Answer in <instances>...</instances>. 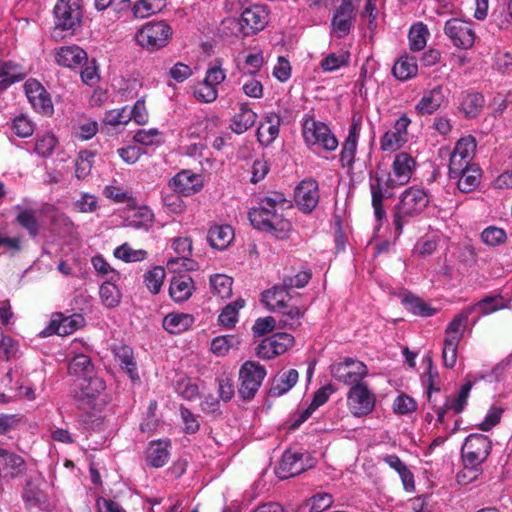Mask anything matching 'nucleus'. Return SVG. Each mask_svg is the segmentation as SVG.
<instances>
[{"label":"nucleus","mask_w":512,"mask_h":512,"mask_svg":"<svg viewBox=\"0 0 512 512\" xmlns=\"http://www.w3.org/2000/svg\"><path fill=\"white\" fill-rule=\"evenodd\" d=\"M56 62L67 68L82 66L87 61V53L77 45L62 46L55 51Z\"/></svg>","instance_id":"obj_31"},{"label":"nucleus","mask_w":512,"mask_h":512,"mask_svg":"<svg viewBox=\"0 0 512 512\" xmlns=\"http://www.w3.org/2000/svg\"><path fill=\"white\" fill-rule=\"evenodd\" d=\"M294 344V337L286 332H278L266 337L255 348V354L263 359L270 360L284 354Z\"/></svg>","instance_id":"obj_13"},{"label":"nucleus","mask_w":512,"mask_h":512,"mask_svg":"<svg viewBox=\"0 0 512 512\" xmlns=\"http://www.w3.org/2000/svg\"><path fill=\"white\" fill-rule=\"evenodd\" d=\"M471 314L472 308H468V306L463 308L458 314H456L445 329L446 337L460 336L461 339L463 336V332L467 326L469 316Z\"/></svg>","instance_id":"obj_49"},{"label":"nucleus","mask_w":512,"mask_h":512,"mask_svg":"<svg viewBox=\"0 0 512 512\" xmlns=\"http://www.w3.org/2000/svg\"><path fill=\"white\" fill-rule=\"evenodd\" d=\"M171 441L158 439L149 442L145 451V460L153 468H162L170 458Z\"/></svg>","instance_id":"obj_27"},{"label":"nucleus","mask_w":512,"mask_h":512,"mask_svg":"<svg viewBox=\"0 0 512 512\" xmlns=\"http://www.w3.org/2000/svg\"><path fill=\"white\" fill-rule=\"evenodd\" d=\"M257 114L249 107L248 103H241L239 111L231 120V129L236 134H242L249 130L256 122Z\"/></svg>","instance_id":"obj_37"},{"label":"nucleus","mask_w":512,"mask_h":512,"mask_svg":"<svg viewBox=\"0 0 512 512\" xmlns=\"http://www.w3.org/2000/svg\"><path fill=\"white\" fill-rule=\"evenodd\" d=\"M69 372L83 377L93 374L94 366L89 356L79 353L76 354L69 363Z\"/></svg>","instance_id":"obj_54"},{"label":"nucleus","mask_w":512,"mask_h":512,"mask_svg":"<svg viewBox=\"0 0 512 512\" xmlns=\"http://www.w3.org/2000/svg\"><path fill=\"white\" fill-rule=\"evenodd\" d=\"M290 299L289 290L281 283L263 291L261 301L269 311L275 313L281 307H284Z\"/></svg>","instance_id":"obj_34"},{"label":"nucleus","mask_w":512,"mask_h":512,"mask_svg":"<svg viewBox=\"0 0 512 512\" xmlns=\"http://www.w3.org/2000/svg\"><path fill=\"white\" fill-rule=\"evenodd\" d=\"M299 373L296 369H290L275 375L268 391L270 397H280L291 390L297 383Z\"/></svg>","instance_id":"obj_35"},{"label":"nucleus","mask_w":512,"mask_h":512,"mask_svg":"<svg viewBox=\"0 0 512 512\" xmlns=\"http://www.w3.org/2000/svg\"><path fill=\"white\" fill-rule=\"evenodd\" d=\"M193 96L201 103H212L218 97V89L203 79L193 87Z\"/></svg>","instance_id":"obj_60"},{"label":"nucleus","mask_w":512,"mask_h":512,"mask_svg":"<svg viewBox=\"0 0 512 512\" xmlns=\"http://www.w3.org/2000/svg\"><path fill=\"white\" fill-rule=\"evenodd\" d=\"M418 66L416 59L410 56L400 57L392 68L393 75L400 81H406L416 76Z\"/></svg>","instance_id":"obj_43"},{"label":"nucleus","mask_w":512,"mask_h":512,"mask_svg":"<svg viewBox=\"0 0 512 512\" xmlns=\"http://www.w3.org/2000/svg\"><path fill=\"white\" fill-rule=\"evenodd\" d=\"M349 62L350 53L348 51H341L339 53H330L325 56L320 62V67L324 72H333L341 67L348 66Z\"/></svg>","instance_id":"obj_51"},{"label":"nucleus","mask_w":512,"mask_h":512,"mask_svg":"<svg viewBox=\"0 0 512 512\" xmlns=\"http://www.w3.org/2000/svg\"><path fill=\"white\" fill-rule=\"evenodd\" d=\"M166 6V0H137L131 9L135 18L143 19L161 12Z\"/></svg>","instance_id":"obj_42"},{"label":"nucleus","mask_w":512,"mask_h":512,"mask_svg":"<svg viewBox=\"0 0 512 512\" xmlns=\"http://www.w3.org/2000/svg\"><path fill=\"white\" fill-rule=\"evenodd\" d=\"M481 169L477 164H472L469 168L460 173L457 180V187L462 193H469L475 190L481 179Z\"/></svg>","instance_id":"obj_41"},{"label":"nucleus","mask_w":512,"mask_h":512,"mask_svg":"<svg viewBox=\"0 0 512 512\" xmlns=\"http://www.w3.org/2000/svg\"><path fill=\"white\" fill-rule=\"evenodd\" d=\"M330 372L337 381L353 387L364 383L362 380L368 375V368L362 361L346 357L332 364Z\"/></svg>","instance_id":"obj_8"},{"label":"nucleus","mask_w":512,"mask_h":512,"mask_svg":"<svg viewBox=\"0 0 512 512\" xmlns=\"http://www.w3.org/2000/svg\"><path fill=\"white\" fill-rule=\"evenodd\" d=\"M242 35L244 37L254 35L262 31L268 24L269 14L262 5H252L241 13Z\"/></svg>","instance_id":"obj_21"},{"label":"nucleus","mask_w":512,"mask_h":512,"mask_svg":"<svg viewBox=\"0 0 512 512\" xmlns=\"http://www.w3.org/2000/svg\"><path fill=\"white\" fill-rule=\"evenodd\" d=\"M492 448L491 440L483 434H470L461 449L462 458L466 468L476 469L489 456Z\"/></svg>","instance_id":"obj_6"},{"label":"nucleus","mask_w":512,"mask_h":512,"mask_svg":"<svg viewBox=\"0 0 512 512\" xmlns=\"http://www.w3.org/2000/svg\"><path fill=\"white\" fill-rule=\"evenodd\" d=\"M320 199L319 186L315 179L302 180L295 188V204L303 213H311L318 205Z\"/></svg>","instance_id":"obj_16"},{"label":"nucleus","mask_w":512,"mask_h":512,"mask_svg":"<svg viewBox=\"0 0 512 512\" xmlns=\"http://www.w3.org/2000/svg\"><path fill=\"white\" fill-rule=\"evenodd\" d=\"M147 251L143 249L134 250L130 247L128 243H124L118 246L113 255L126 263L130 262H139L147 257Z\"/></svg>","instance_id":"obj_57"},{"label":"nucleus","mask_w":512,"mask_h":512,"mask_svg":"<svg viewBox=\"0 0 512 512\" xmlns=\"http://www.w3.org/2000/svg\"><path fill=\"white\" fill-rule=\"evenodd\" d=\"M360 0H342L331 21L332 31L337 38H344L350 33L356 18V9Z\"/></svg>","instance_id":"obj_15"},{"label":"nucleus","mask_w":512,"mask_h":512,"mask_svg":"<svg viewBox=\"0 0 512 512\" xmlns=\"http://www.w3.org/2000/svg\"><path fill=\"white\" fill-rule=\"evenodd\" d=\"M25 77L26 73L19 63L0 58V91L6 90L12 84L22 81Z\"/></svg>","instance_id":"obj_33"},{"label":"nucleus","mask_w":512,"mask_h":512,"mask_svg":"<svg viewBox=\"0 0 512 512\" xmlns=\"http://www.w3.org/2000/svg\"><path fill=\"white\" fill-rule=\"evenodd\" d=\"M429 202L427 192L416 186L409 187L402 192L393 212V225L397 236L402 234L405 225L423 213Z\"/></svg>","instance_id":"obj_2"},{"label":"nucleus","mask_w":512,"mask_h":512,"mask_svg":"<svg viewBox=\"0 0 512 512\" xmlns=\"http://www.w3.org/2000/svg\"><path fill=\"white\" fill-rule=\"evenodd\" d=\"M306 306H296L286 303L275 313L277 314L278 328L295 330L302 325V320L306 314Z\"/></svg>","instance_id":"obj_29"},{"label":"nucleus","mask_w":512,"mask_h":512,"mask_svg":"<svg viewBox=\"0 0 512 512\" xmlns=\"http://www.w3.org/2000/svg\"><path fill=\"white\" fill-rule=\"evenodd\" d=\"M303 138L307 145H319L325 151H334L338 147V140L330 128L321 121L307 116L303 122Z\"/></svg>","instance_id":"obj_5"},{"label":"nucleus","mask_w":512,"mask_h":512,"mask_svg":"<svg viewBox=\"0 0 512 512\" xmlns=\"http://www.w3.org/2000/svg\"><path fill=\"white\" fill-rule=\"evenodd\" d=\"M460 336L445 337L442 351L443 364L447 368H453L457 361V349Z\"/></svg>","instance_id":"obj_55"},{"label":"nucleus","mask_w":512,"mask_h":512,"mask_svg":"<svg viewBox=\"0 0 512 512\" xmlns=\"http://www.w3.org/2000/svg\"><path fill=\"white\" fill-rule=\"evenodd\" d=\"M371 204L374 210V216L379 224L386 219V211L383 206V200L393 196V190L399 187L389 181V175L380 176L376 174L370 177Z\"/></svg>","instance_id":"obj_10"},{"label":"nucleus","mask_w":512,"mask_h":512,"mask_svg":"<svg viewBox=\"0 0 512 512\" xmlns=\"http://www.w3.org/2000/svg\"><path fill=\"white\" fill-rule=\"evenodd\" d=\"M290 206L284 194L272 192L259 199L258 206L249 210L248 218L255 229L270 233L278 239H285L292 225L285 218L284 210Z\"/></svg>","instance_id":"obj_1"},{"label":"nucleus","mask_w":512,"mask_h":512,"mask_svg":"<svg viewBox=\"0 0 512 512\" xmlns=\"http://www.w3.org/2000/svg\"><path fill=\"white\" fill-rule=\"evenodd\" d=\"M33 202L29 198H23L22 202L13 207L15 222L26 230L30 237L35 238L40 233V222L37 211L33 208Z\"/></svg>","instance_id":"obj_20"},{"label":"nucleus","mask_w":512,"mask_h":512,"mask_svg":"<svg viewBox=\"0 0 512 512\" xmlns=\"http://www.w3.org/2000/svg\"><path fill=\"white\" fill-rule=\"evenodd\" d=\"M172 249L177 256L167 260L168 269L173 272H180L182 269L185 271L197 270V262L190 258L192 254V240L189 237L175 238L172 242Z\"/></svg>","instance_id":"obj_14"},{"label":"nucleus","mask_w":512,"mask_h":512,"mask_svg":"<svg viewBox=\"0 0 512 512\" xmlns=\"http://www.w3.org/2000/svg\"><path fill=\"white\" fill-rule=\"evenodd\" d=\"M118 280H106L99 288L101 302L107 308L117 307L121 301V291L116 285Z\"/></svg>","instance_id":"obj_44"},{"label":"nucleus","mask_w":512,"mask_h":512,"mask_svg":"<svg viewBox=\"0 0 512 512\" xmlns=\"http://www.w3.org/2000/svg\"><path fill=\"white\" fill-rule=\"evenodd\" d=\"M43 485H45V481L40 477L26 481L22 491V499L27 508L44 509L48 506L47 495L42 489Z\"/></svg>","instance_id":"obj_23"},{"label":"nucleus","mask_w":512,"mask_h":512,"mask_svg":"<svg viewBox=\"0 0 512 512\" xmlns=\"http://www.w3.org/2000/svg\"><path fill=\"white\" fill-rule=\"evenodd\" d=\"M429 31L423 23H416L410 28L408 39L410 50L420 51L424 49L427 43Z\"/></svg>","instance_id":"obj_53"},{"label":"nucleus","mask_w":512,"mask_h":512,"mask_svg":"<svg viewBox=\"0 0 512 512\" xmlns=\"http://www.w3.org/2000/svg\"><path fill=\"white\" fill-rule=\"evenodd\" d=\"M165 276L166 273L164 268L161 266H155L145 272L143 275V283L153 295H156L161 291Z\"/></svg>","instance_id":"obj_50"},{"label":"nucleus","mask_w":512,"mask_h":512,"mask_svg":"<svg viewBox=\"0 0 512 512\" xmlns=\"http://www.w3.org/2000/svg\"><path fill=\"white\" fill-rule=\"evenodd\" d=\"M234 231L229 225L213 226L209 229L207 240L211 247L217 250H223L232 242Z\"/></svg>","instance_id":"obj_39"},{"label":"nucleus","mask_w":512,"mask_h":512,"mask_svg":"<svg viewBox=\"0 0 512 512\" xmlns=\"http://www.w3.org/2000/svg\"><path fill=\"white\" fill-rule=\"evenodd\" d=\"M83 322L84 318L80 314L64 316L62 313H56L52 316L48 326L39 335L40 337H48L53 334L67 336L79 329Z\"/></svg>","instance_id":"obj_17"},{"label":"nucleus","mask_w":512,"mask_h":512,"mask_svg":"<svg viewBox=\"0 0 512 512\" xmlns=\"http://www.w3.org/2000/svg\"><path fill=\"white\" fill-rule=\"evenodd\" d=\"M83 394L88 398H93L105 389V382L99 378L94 377L92 374L83 377V382L80 384Z\"/></svg>","instance_id":"obj_64"},{"label":"nucleus","mask_w":512,"mask_h":512,"mask_svg":"<svg viewBox=\"0 0 512 512\" xmlns=\"http://www.w3.org/2000/svg\"><path fill=\"white\" fill-rule=\"evenodd\" d=\"M240 339L235 335H222L215 337L211 342V352L218 356L223 357L228 354L230 349L238 348Z\"/></svg>","instance_id":"obj_48"},{"label":"nucleus","mask_w":512,"mask_h":512,"mask_svg":"<svg viewBox=\"0 0 512 512\" xmlns=\"http://www.w3.org/2000/svg\"><path fill=\"white\" fill-rule=\"evenodd\" d=\"M333 496L326 492L313 495L305 501L300 512H324L333 504Z\"/></svg>","instance_id":"obj_46"},{"label":"nucleus","mask_w":512,"mask_h":512,"mask_svg":"<svg viewBox=\"0 0 512 512\" xmlns=\"http://www.w3.org/2000/svg\"><path fill=\"white\" fill-rule=\"evenodd\" d=\"M266 369L255 361H246L239 370L240 386L238 393L243 400H251L259 390L264 378Z\"/></svg>","instance_id":"obj_7"},{"label":"nucleus","mask_w":512,"mask_h":512,"mask_svg":"<svg viewBox=\"0 0 512 512\" xmlns=\"http://www.w3.org/2000/svg\"><path fill=\"white\" fill-rule=\"evenodd\" d=\"M403 304L406 309L416 316L430 317L436 313V309L429 306L419 297L413 294H407L403 298Z\"/></svg>","instance_id":"obj_47"},{"label":"nucleus","mask_w":512,"mask_h":512,"mask_svg":"<svg viewBox=\"0 0 512 512\" xmlns=\"http://www.w3.org/2000/svg\"><path fill=\"white\" fill-rule=\"evenodd\" d=\"M196 290L195 282L187 274H177L170 279L169 296L175 303L188 301Z\"/></svg>","instance_id":"obj_24"},{"label":"nucleus","mask_w":512,"mask_h":512,"mask_svg":"<svg viewBox=\"0 0 512 512\" xmlns=\"http://www.w3.org/2000/svg\"><path fill=\"white\" fill-rule=\"evenodd\" d=\"M376 397L367 383L353 385L347 393V406L353 416L364 417L375 408Z\"/></svg>","instance_id":"obj_11"},{"label":"nucleus","mask_w":512,"mask_h":512,"mask_svg":"<svg viewBox=\"0 0 512 512\" xmlns=\"http://www.w3.org/2000/svg\"><path fill=\"white\" fill-rule=\"evenodd\" d=\"M411 123L407 115L400 116L394 123L392 129L388 130L380 139L382 151L394 152L400 149L407 142L408 127Z\"/></svg>","instance_id":"obj_18"},{"label":"nucleus","mask_w":512,"mask_h":512,"mask_svg":"<svg viewBox=\"0 0 512 512\" xmlns=\"http://www.w3.org/2000/svg\"><path fill=\"white\" fill-rule=\"evenodd\" d=\"M57 143V138L51 133L38 136L35 143V152L41 157H49L53 153Z\"/></svg>","instance_id":"obj_63"},{"label":"nucleus","mask_w":512,"mask_h":512,"mask_svg":"<svg viewBox=\"0 0 512 512\" xmlns=\"http://www.w3.org/2000/svg\"><path fill=\"white\" fill-rule=\"evenodd\" d=\"M281 118L274 112L267 113L257 129L256 136L263 146H269L279 135Z\"/></svg>","instance_id":"obj_32"},{"label":"nucleus","mask_w":512,"mask_h":512,"mask_svg":"<svg viewBox=\"0 0 512 512\" xmlns=\"http://www.w3.org/2000/svg\"><path fill=\"white\" fill-rule=\"evenodd\" d=\"M25 460L18 454L0 447V469L5 476L16 478L25 471Z\"/></svg>","instance_id":"obj_36"},{"label":"nucleus","mask_w":512,"mask_h":512,"mask_svg":"<svg viewBox=\"0 0 512 512\" xmlns=\"http://www.w3.org/2000/svg\"><path fill=\"white\" fill-rule=\"evenodd\" d=\"M315 465V459L308 453L286 450L276 468V475L284 480L295 477Z\"/></svg>","instance_id":"obj_9"},{"label":"nucleus","mask_w":512,"mask_h":512,"mask_svg":"<svg viewBox=\"0 0 512 512\" xmlns=\"http://www.w3.org/2000/svg\"><path fill=\"white\" fill-rule=\"evenodd\" d=\"M194 323V317L188 313H169L162 322L163 328L170 334L187 331Z\"/></svg>","instance_id":"obj_38"},{"label":"nucleus","mask_w":512,"mask_h":512,"mask_svg":"<svg viewBox=\"0 0 512 512\" xmlns=\"http://www.w3.org/2000/svg\"><path fill=\"white\" fill-rule=\"evenodd\" d=\"M360 136V124L355 120L352 121L348 136L346 137L342 149L339 155V161L341 166L348 169H353L355 159H356V151L358 140Z\"/></svg>","instance_id":"obj_26"},{"label":"nucleus","mask_w":512,"mask_h":512,"mask_svg":"<svg viewBox=\"0 0 512 512\" xmlns=\"http://www.w3.org/2000/svg\"><path fill=\"white\" fill-rule=\"evenodd\" d=\"M172 33L171 26L165 21H151L136 32L135 40L142 48L155 51L168 44Z\"/></svg>","instance_id":"obj_4"},{"label":"nucleus","mask_w":512,"mask_h":512,"mask_svg":"<svg viewBox=\"0 0 512 512\" xmlns=\"http://www.w3.org/2000/svg\"><path fill=\"white\" fill-rule=\"evenodd\" d=\"M211 293L221 299L232 295L233 279L225 274H215L209 279Z\"/></svg>","instance_id":"obj_45"},{"label":"nucleus","mask_w":512,"mask_h":512,"mask_svg":"<svg viewBox=\"0 0 512 512\" xmlns=\"http://www.w3.org/2000/svg\"><path fill=\"white\" fill-rule=\"evenodd\" d=\"M91 264L99 275L107 278L106 280H120V273L112 268L101 254L93 256Z\"/></svg>","instance_id":"obj_61"},{"label":"nucleus","mask_w":512,"mask_h":512,"mask_svg":"<svg viewBox=\"0 0 512 512\" xmlns=\"http://www.w3.org/2000/svg\"><path fill=\"white\" fill-rule=\"evenodd\" d=\"M481 239L486 245L495 247L504 244L506 242L507 235L504 229L496 226H489L482 231Z\"/></svg>","instance_id":"obj_62"},{"label":"nucleus","mask_w":512,"mask_h":512,"mask_svg":"<svg viewBox=\"0 0 512 512\" xmlns=\"http://www.w3.org/2000/svg\"><path fill=\"white\" fill-rule=\"evenodd\" d=\"M511 299H506L501 294L487 295L473 305H469L468 308H472V313L478 311V317H476L472 325H475L480 317L487 316L497 311L510 307Z\"/></svg>","instance_id":"obj_28"},{"label":"nucleus","mask_w":512,"mask_h":512,"mask_svg":"<svg viewBox=\"0 0 512 512\" xmlns=\"http://www.w3.org/2000/svg\"><path fill=\"white\" fill-rule=\"evenodd\" d=\"M25 94L33 108L43 115L50 116L54 112L49 93L35 79H28L24 84Z\"/></svg>","instance_id":"obj_19"},{"label":"nucleus","mask_w":512,"mask_h":512,"mask_svg":"<svg viewBox=\"0 0 512 512\" xmlns=\"http://www.w3.org/2000/svg\"><path fill=\"white\" fill-rule=\"evenodd\" d=\"M445 89L441 85L425 91L421 99L415 105V110L420 115H430L436 112L445 100Z\"/></svg>","instance_id":"obj_30"},{"label":"nucleus","mask_w":512,"mask_h":512,"mask_svg":"<svg viewBox=\"0 0 512 512\" xmlns=\"http://www.w3.org/2000/svg\"><path fill=\"white\" fill-rule=\"evenodd\" d=\"M222 59H215L209 64L204 80L206 83L216 87L226 79V70L222 67Z\"/></svg>","instance_id":"obj_59"},{"label":"nucleus","mask_w":512,"mask_h":512,"mask_svg":"<svg viewBox=\"0 0 512 512\" xmlns=\"http://www.w3.org/2000/svg\"><path fill=\"white\" fill-rule=\"evenodd\" d=\"M416 162L411 155L401 152L395 155L392 163V171L388 173L389 181L399 187L407 184L412 176Z\"/></svg>","instance_id":"obj_22"},{"label":"nucleus","mask_w":512,"mask_h":512,"mask_svg":"<svg viewBox=\"0 0 512 512\" xmlns=\"http://www.w3.org/2000/svg\"><path fill=\"white\" fill-rule=\"evenodd\" d=\"M114 355L121 368L135 381L139 380L136 362L133 356V350L127 345H119L114 349Z\"/></svg>","instance_id":"obj_40"},{"label":"nucleus","mask_w":512,"mask_h":512,"mask_svg":"<svg viewBox=\"0 0 512 512\" xmlns=\"http://www.w3.org/2000/svg\"><path fill=\"white\" fill-rule=\"evenodd\" d=\"M444 33L452 44L460 49H470L476 39L472 23L459 18L447 20Z\"/></svg>","instance_id":"obj_12"},{"label":"nucleus","mask_w":512,"mask_h":512,"mask_svg":"<svg viewBox=\"0 0 512 512\" xmlns=\"http://www.w3.org/2000/svg\"><path fill=\"white\" fill-rule=\"evenodd\" d=\"M476 150V140L473 136L469 135L460 138L451 152L452 155L472 161Z\"/></svg>","instance_id":"obj_56"},{"label":"nucleus","mask_w":512,"mask_h":512,"mask_svg":"<svg viewBox=\"0 0 512 512\" xmlns=\"http://www.w3.org/2000/svg\"><path fill=\"white\" fill-rule=\"evenodd\" d=\"M484 106V97L480 93H469L462 101L461 107L468 117L477 116Z\"/></svg>","instance_id":"obj_58"},{"label":"nucleus","mask_w":512,"mask_h":512,"mask_svg":"<svg viewBox=\"0 0 512 512\" xmlns=\"http://www.w3.org/2000/svg\"><path fill=\"white\" fill-rule=\"evenodd\" d=\"M244 306L245 300L242 298H238L237 300L226 305L218 317L219 323L226 327H233L238 321L239 310Z\"/></svg>","instance_id":"obj_52"},{"label":"nucleus","mask_w":512,"mask_h":512,"mask_svg":"<svg viewBox=\"0 0 512 512\" xmlns=\"http://www.w3.org/2000/svg\"><path fill=\"white\" fill-rule=\"evenodd\" d=\"M53 15L54 26L51 37L55 41H60L67 35H73L82 21L80 0H58L54 6Z\"/></svg>","instance_id":"obj_3"},{"label":"nucleus","mask_w":512,"mask_h":512,"mask_svg":"<svg viewBox=\"0 0 512 512\" xmlns=\"http://www.w3.org/2000/svg\"><path fill=\"white\" fill-rule=\"evenodd\" d=\"M169 185L175 192L190 196L201 190L203 182L201 175L183 170L170 180Z\"/></svg>","instance_id":"obj_25"}]
</instances>
